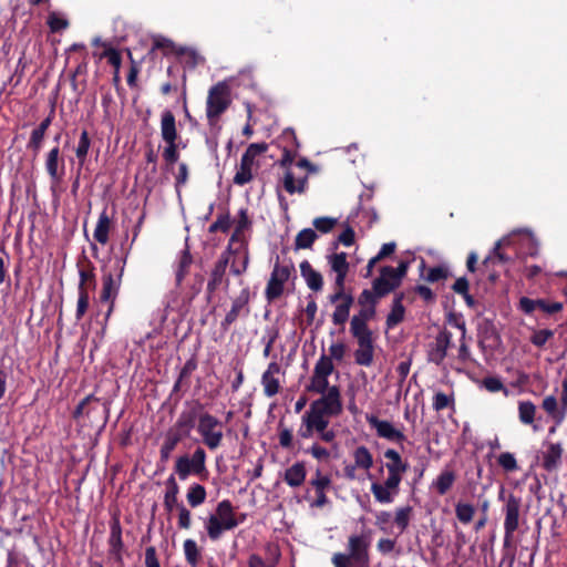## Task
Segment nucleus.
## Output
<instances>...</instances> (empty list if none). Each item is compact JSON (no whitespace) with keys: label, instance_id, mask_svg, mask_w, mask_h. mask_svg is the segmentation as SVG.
<instances>
[{"label":"nucleus","instance_id":"nucleus-1","mask_svg":"<svg viewBox=\"0 0 567 567\" xmlns=\"http://www.w3.org/2000/svg\"><path fill=\"white\" fill-rule=\"evenodd\" d=\"M370 539L367 535H351L348 539V553H336L332 556L334 567H369Z\"/></svg>","mask_w":567,"mask_h":567},{"label":"nucleus","instance_id":"nucleus-2","mask_svg":"<svg viewBox=\"0 0 567 567\" xmlns=\"http://www.w3.org/2000/svg\"><path fill=\"white\" fill-rule=\"evenodd\" d=\"M238 524L231 503L225 499L218 503L215 514L206 518L204 526L208 537L217 540L224 532L234 529Z\"/></svg>","mask_w":567,"mask_h":567},{"label":"nucleus","instance_id":"nucleus-3","mask_svg":"<svg viewBox=\"0 0 567 567\" xmlns=\"http://www.w3.org/2000/svg\"><path fill=\"white\" fill-rule=\"evenodd\" d=\"M268 151L267 143H252L243 154L238 169L234 176V183L243 186L249 183L254 176V169L259 166L258 157Z\"/></svg>","mask_w":567,"mask_h":567},{"label":"nucleus","instance_id":"nucleus-4","mask_svg":"<svg viewBox=\"0 0 567 567\" xmlns=\"http://www.w3.org/2000/svg\"><path fill=\"white\" fill-rule=\"evenodd\" d=\"M230 104L228 86L225 83H217L208 91L206 102V115L209 125H215L219 116Z\"/></svg>","mask_w":567,"mask_h":567},{"label":"nucleus","instance_id":"nucleus-5","mask_svg":"<svg viewBox=\"0 0 567 567\" xmlns=\"http://www.w3.org/2000/svg\"><path fill=\"white\" fill-rule=\"evenodd\" d=\"M197 432L209 450H216L220 446L224 437L223 424L214 415L209 413L200 414L198 417Z\"/></svg>","mask_w":567,"mask_h":567},{"label":"nucleus","instance_id":"nucleus-6","mask_svg":"<svg viewBox=\"0 0 567 567\" xmlns=\"http://www.w3.org/2000/svg\"><path fill=\"white\" fill-rule=\"evenodd\" d=\"M408 262L402 261L398 268L383 267L380 277L373 281V290L377 296L382 297L400 286L402 278L408 271Z\"/></svg>","mask_w":567,"mask_h":567},{"label":"nucleus","instance_id":"nucleus-7","mask_svg":"<svg viewBox=\"0 0 567 567\" xmlns=\"http://www.w3.org/2000/svg\"><path fill=\"white\" fill-rule=\"evenodd\" d=\"M175 473L182 481L189 475H202L206 472V452L203 447H197L192 456L183 455L176 460Z\"/></svg>","mask_w":567,"mask_h":567},{"label":"nucleus","instance_id":"nucleus-8","mask_svg":"<svg viewBox=\"0 0 567 567\" xmlns=\"http://www.w3.org/2000/svg\"><path fill=\"white\" fill-rule=\"evenodd\" d=\"M329 415L310 404V408L301 416V424L298 429V435L302 439H310L317 431L328 429Z\"/></svg>","mask_w":567,"mask_h":567},{"label":"nucleus","instance_id":"nucleus-9","mask_svg":"<svg viewBox=\"0 0 567 567\" xmlns=\"http://www.w3.org/2000/svg\"><path fill=\"white\" fill-rule=\"evenodd\" d=\"M333 369L334 367L331 359L328 358V355H321L313 368V373L310 383L307 385V390L313 393H322L329 390L331 385H329L328 379L333 372Z\"/></svg>","mask_w":567,"mask_h":567},{"label":"nucleus","instance_id":"nucleus-10","mask_svg":"<svg viewBox=\"0 0 567 567\" xmlns=\"http://www.w3.org/2000/svg\"><path fill=\"white\" fill-rule=\"evenodd\" d=\"M321 396L311 404L331 416H338L342 413L343 404L341 392L338 385H331L329 390L320 393Z\"/></svg>","mask_w":567,"mask_h":567},{"label":"nucleus","instance_id":"nucleus-11","mask_svg":"<svg viewBox=\"0 0 567 567\" xmlns=\"http://www.w3.org/2000/svg\"><path fill=\"white\" fill-rule=\"evenodd\" d=\"M365 420L379 437L393 443H401L405 440L403 431L392 422L380 420L373 414H367Z\"/></svg>","mask_w":567,"mask_h":567},{"label":"nucleus","instance_id":"nucleus-12","mask_svg":"<svg viewBox=\"0 0 567 567\" xmlns=\"http://www.w3.org/2000/svg\"><path fill=\"white\" fill-rule=\"evenodd\" d=\"M291 275V268L287 265L276 264L266 287L268 300H275L284 292L285 284Z\"/></svg>","mask_w":567,"mask_h":567},{"label":"nucleus","instance_id":"nucleus-13","mask_svg":"<svg viewBox=\"0 0 567 567\" xmlns=\"http://www.w3.org/2000/svg\"><path fill=\"white\" fill-rule=\"evenodd\" d=\"M522 501L519 497L509 494L506 497V503L504 506L505 519H504V532H505V540L508 542L516 529L519 526V511H520Z\"/></svg>","mask_w":567,"mask_h":567},{"label":"nucleus","instance_id":"nucleus-14","mask_svg":"<svg viewBox=\"0 0 567 567\" xmlns=\"http://www.w3.org/2000/svg\"><path fill=\"white\" fill-rule=\"evenodd\" d=\"M401 482L392 477H388L384 482H372L371 493L374 499L380 504H390L399 494Z\"/></svg>","mask_w":567,"mask_h":567},{"label":"nucleus","instance_id":"nucleus-15","mask_svg":"<svg viewBox=\"0 0 567 567\" xmlns=\"http://www.w3.org/2000/svg\"><path fill=\"white\" fill-rule=\"evenodd\" d=\"M515 235H522L523 236V240L526 241V245L528 246V250H529L528 254L530 256H535L538 252V240L536 239L534 234L530 230H528V229L517 230V231L513 233L511 236H507V237H504V238L499 239L495 244L493 254L499 260H502V261L506 260L505 256L502 252H499V249L502 247L512 245L513 236H515Z\"/></svg>","mask_w":567,"mask_h":567},{"label":"nucleus","instance_id":"nucleus-16","mask_svg":"<svg viewBox=\"0 0 567 567\" xmlns=\"http://www.w3.org/2000/svg\"><path fill=\"white\" fill-rule=\"evenodd\" d=\"M224 254L229 257L231 274L239 276L246 271L249 260L246 244L240 243L235 245L231 251H229L228 247Z\"/></svg>","mask_w":567,"mask_h":567},{"label":"nucleus","instance_id":"nucleus-17","mask_svg":"<svg viewBox=\"0 0 567 567\" xmlns=\"http://www.w3.org/2000/svg\"><path fill=\"white\" fill-rule=\"evenodd\" d=\"M384 457L388 460L385 464L388 477L402 482L403 475L409 467L408 463L404 462L399 452L393 449L386 450L384 452Z\"/></svg>","mask_w":567,"mask_h":567},{"label":"nucleus","instance_id":"nucleus-18","mask_svg":"<svg viewBox=\"0 0 567 567\" xmlns=\"http://www.w3.org/2000/svg\"><path fill=\"white\" fill-rule=\"evenodd\" d=\"M109 553L112 559H114L115 563L118 564L120 567L123 566V550H124V544L122 540V528L120 526V523L115 520L111 525V533L109 538Z\"/></svg>","mask_w":567,"mask_h":567},{"label":"nucleus","instance_id":"nucleus-19","mask_svg":"<svg viewBox=\"0 0 567 567\" xmlns=\"http://www.w3.org/2000/svg\"><path fill=\"white\" fill-rule=\"evenodd\" d=\"M328 265L336 274L334 286H343L349 270L346 252H334L327 257Z\"/></svg>","mask_w":567,"mask_h":567},{"label":"nucleus","instance_id":"nucleus-20","mask_svg":"<svg viewBox=\"0 0 567 567\" xmlns=\"http://www.w3.org/2000/svg\"><path fill=\"white\" fill-rule=\"evenodd\" d=\"M519 309L529 315L536 309H540L546 313H555L563 309V305L560 302H547L543 299H529L527 297H522L519 299Z\"/></svg>","mask_w":567,"mask_h":567},{"label":"nucleus","instance_id":"nucleus-21","mask_svg":"<svg viewBox=\"0 0 567 567\" xmlns=\"http://www.w3.org/2000/svg\"><path fill=\"white\" fill-rule=\"evenodd\" d=\"M280 372V367L277 362L268 364L267 370L262 373L261 384L266 396L271 398L279 392L280 383L277 375Z\"/></svg>","mask_w":567,"mask_h":567},{"label":"nucleus","instance_id":"nucleus-22","mask_svg":"<svg viewBox=\"0 0 567 567\" xmlns=\"http://www.w3.org/2000/svg\"><path fill=\"white\" fill-rule=\"evenodd\" d=\"M307 477L306 463L303 461H297L286 468L284 473L285 483L291 487H300Z\"/></svg>","mask_w":567,"mask_h":567},{"label":"nucleus","instance_id":"nucleus-23","mask_svg":"<svg viewBox=\"0 0 567 567\" xmlns=\"http://www.w3.org/2000/svg\"><path fill=\"white\" fill-rule=\"evenodd\" d=\"M452 334L449 331L441 332L434 344L429 351V360L436 364H440L446 357V351L451 344Z\"/></svg>","mask_w":567,"mask_h":567},{"label":"nucleus","instance_id":"nucleus-24","mask_svg":"<svg viewBox=\"0 0 567 567\" xmlns=\"http://www.w3.org/2000/svg\"><path fill=\"white\" fill-rule=\"evenodd\" d=\"M45 169L54 182L61 181L64 174V161L60 157L59 147H53L47 155Z\"/></svg>","mask_w":567,"mask_h":567},{"label":"nucleus","instance_id":"nucleus-25","mask_svg":"<svg viewBox=\"0 0 567 567\" xmlns=\"http://www.w3.org/2000/svg\"><path fill=\"white\" fill-rule=\"evenodd\" d=\"M358 348L354 351L355 363L363 367H370L374 355L373 338L357 340Z\"/></svg>","mask_w":567,"mask_h":567},{"label":"nucleus","instance_id":"nucleus-26","mask_svg":"<svg viewBox=\"0 0 567 567\" xmlns=\"http://www.w3.org/2000/svg\"><path fill=\"white\" fill-rule=\"evenodd\" d=\"M280 556L278 546L269 544L266 547V558L264 559L259 555H251L248 565L249 567H277Z\"/></svg>","mask_w":567,"mask_h":567},{"label":"nucleus","instance_id":"nucleus-27","mask_svg":"<svg viewBox=\"0 0 567 567\" xmlns=\"http://www.w3.org/2000/svg\"><path fill=\"white\" fill-rule=\"evenodd\" d=\"M124 271V264H118V275L117 278H113L112 275L105 276L103 279V289L101 292V299L103 301H113L117 295L120 288L121 277Z\"/></svg>","mask_w":567,"mask_h":567},{"label":"nucleus","instance_id":"nucleus-28","mask_svg":"<svg viewBox=\"0 0 567 567\" xmlns=\"http://www.w3.org/2000/svg\"><path fill=\"white\" fill-rule=\"evenodd\" d=\"M235 224V230L234 234L229 240V251L233 250V247L237 244H246L245 241V230L248 229L250 221L247 215V212L245 209H240L237 218L234 220Z\"/></svg>","mask_w":567,"mask_h":567},{"label":"nucleus","instance_id":"nucleus-29","mask_svg":"<svg viewBox=\"0 0 567 567\" xmlns=\"http://www.w3.org/2000/svg\"><path fill=\"white\" fill-rule=\"evenodd\" d=\"M161 135L166 143L176 142L177 140L176 121L171 111H164L162 113Z\"/></svg>","mask_w":567,"mask_h":567},{"label":"nucleus","instance_id":"nucleus-30","mask_svg":"<svg viewBox=\"0 0 567 567\" xmlns=\"http://www.w3.org/2000/svg\"><path fill=\"white\" fill-rule=\"evenodd\" d=\"M228 264H229L228 255L223 254L220 256V258L218 259V261L216 262V265L212 271L210 279L207 284V290L209 292L215 291L221 285Z\"/></svg>","mask_w":567,"mask_h":567},{"label":"nucleus","instance_id":"nucleus-31","mask_svg":"<svg viewBox=\"0 0 567 567\" xmlns=\"http://www.w3.org/2000/svg\"><path fill=\"white\" fill-rule=\"evenodd\" d=\"M351 457L354 467H359L361 471L367 472L369 474L370 470L373 466V455L367 446H357L352 451Z\"/></svg>","mask_w":567,"mask_h":567},{"label":"nucleus","instance_id":"nucleus-32","mask_svg":"<svg viewBox=\"0 0 567 567\" xmlns=\"http://www.w3.org/2000/svg\"><path fill=\"white\" fill-rule=\"evenodd\" d=\"M563 454L561 445L558 443H549L543 455V466L548 472L555 471L560 464Z\"/></svg>","mask_w":567,"mask_h":567},{"label":"nucleus","instance_id":"nucleus-33","mask_svg":"<svg viewBox=\"0 0 567 567\" xmlns=\"http://www.w3.org/2000/svg\"><path fill=\"white\" fill-rule=\"evenodd\" d=\"M300 272L309 289L319 291L322 289L323 280L320 272L315 270L308 261L300 264Z\"/></svg>","mask_w":567,"mask_h":567},{"label":"nucleus","instance_id":"nucleus-34","mask_svg":"<svg viewBox=\"0 0 567 567\" xmlns=\"http://www.w3.org/2000/svg\"><path fill=\"white\" fill-rule=\"evenodd\" d=\"M51 122H52L51 116H48L40 123V125L37 128H34L32 131L29 143H28V148L34 151L35 153H38L41 150L42 142L45 136V132L49 128V126L51 125Z\"/></svg>","mask_w":567,"mask_h":567},{"label":"nucleus","instance_id":"nucleus-35","mask_svg":"<svg viewBox=\"0 0 567 567\" xmlns=\"http://www.w3.org/2000/svg\"><path fill=\"white\" fill-rule=\"evenodd\" d=\"M111 228V219L105 212H103L96 223L93 237L101 245H106L109 241V233Z\"/></svg>","mask_w":567,"mask_h":567},{"label":"nucleus","instance_id":"nucleus-36","mask_svg":"<svg viewBox=\"0 0 567 567\" xmlns=\"http://www.w3.org/2000/svg\"><path fill=\"white\" fill-rule=\"evenodd\" d=\"M309 485L315 492L328 491L332 485V477L320 467H317L311 475Z\"/></svg>","mask_w":567,"mask_h":567},{"label":"nucleus","instance_id":"nucleus-37","mask_svg":"<svg viewBox=\"0 0 567 567\" xmlns=\"http://www.w3.org/2000/svg\"><path fill=\"white\" fill-rule=\"evenodd\" d=\"M353 303L352 297H346L344 301L337 303L332 313V322L337 326H343L349 319L350 309Z\"/></svg>","mask_w":567,"mask_h":567},{"label":"nucleus","instance_id":"nucleus-38","mask_svg":"<svg viewBox=\"0 0 567 567\" xmlns=\"http://www.w3.org/2000/svg\"><path fill=\"white\" fill-rule=\"evenodd\" d=\"M179 492V487L175 482V478L171 476L167 480V489L164 496V505L168 512H172L174 507L181 506L177 502V495Z\"/></svg>","mask_w":567,"mask_h":567},{"label":"nucleus","instance_id":"nucleus-39","mask_svg":"<svg viewBox=\"0 0 567 567\" xmlns=\"http://www.w3.org/2000/svg\"><path fill=\"white\" fill-rule=\"evenodd\" d=\"M454 481V473L446 470L440 473L436 480L432 483V487L435 488L440 495H444L453 486Z\"/></svg>","mask_w":567,"mask_h":567},{"label":"nucleus","instance_id":"nucleus-40","mask_svg":"<svg viewBox=\"0 0 567 567\" xmlns=\"http://www.w3.org/2000/svg\"><path fill=\"white\" fill-rule=\"evenodd\" d=\"M192 262H193V258H192L189 251L187 249H184L182 251L181 256L178 257V260L176 264V269H175V277H176L177 285H179L183 281V279L185 278V276L188 274Z\"/></svg>","mask_w":567,"mask_h":567},{"label":"nucleus","instance_id":"nucleus-41","mask_svg":"<svg viewBox=\"0 0 567 567\" xmlns=\"http://www.w3.org/2000/svg\"><path fill=\"white\" fill-rule=\"evenodd\" d=\"M350 332L355 340L373 338V332L368 323L353 317L350 320Z\"/></svg>","mask_w":567,"mask_h":567},{"label":"nucleus","instance_id":"nucleus-42","mask_svg":"<svg viewBox=\"0 0 567 567\" xmlns=\"http://www.w3.org/2000/svg\"><path fill=\"white\" fill-rule=\"evenodd\" d=\"M536 414V406L530 401H520L518 403V419L523 424L533 425Z\"/></svg>","mask_w":567,"mask_h":567},{"label":"nucleus","instance_id":"nucleus-43","mask_svg":"<svg viewBox=\"0 0 567 567\" xmlns=\"http://www.w3.org/2000/svg\"><path fill=\"white\" fill-rule=\"evenodd\" d=\"M306 182L307 178L305 176L296 178L291 172H287L284 178V186L290 194L302 193L305 190Z\"/></svg>","mask_w":567,"mask_h":567},{"label":"nucleus","instance_id":"nucleus-44","mask_svg":"<svg viewBox=\"0 0 567 567\" xmlns=\"http://www.w3.org/2000/svg\"><path fill=\"white\" fill-rule=\"evenodd\" d=\"M404 307L400 299H395L391 309V312L386 318V328L392 329L398 326L404 318Z\"/></svg>","mask_w":567,"mask_h":567},{"label":"nucleus","instance_id":"nucleus-45","mask_svg":"<svg viewBox=\"0 0 567 567\" xmlns=\"http://www.w3.org/2000/svg\"><path fill=\"white\" fill-rule=\"evenodd\" d=\"M317 233L311 228H305L298 233L295 240L296 249L310 248L313 241L317 239Z\"/></svg>","mask_w":567,"mask_h":567},{"label":"nucleus","instance_id":"nucleus-46","mask_svg":"<svg viewBox=\"0 0 567 567\" xmlns=\"http://www.w3.org/2000/svg\"><path fill=\"white\" fill-rule=\"evenodd\" d=\"M81 278L82 279H81L80 287H79V299H78L76 312H75V317L78 320H80L84 316V313L86 312V310L89 308V295L85 291V289L83 288L84 279H85V274L83 271H81Z\"/></svg>","mask_w":567,"mask_h":567},{"label":"nucleus","instance_id":"nucleus-47","mask_svg":"<svg viewBox=\"0 0 567 567\" xmlns=\"http://www.w3.org/2000/svg\"><path fill=\"white\" fill-rule=\"evenodd\" d=\"M206 499V489L199 484H193L187 492V501L190 506L197 507Z\"/></svg>","mask_w":567,"mask_h":567},{"label":"nucleus","instance_id":"nucleus-48","mask_svg":"<svg viewBox=\"0 0 567 567\" xmlns=\"http://www.w3.org/2000/svg\"><path fill=\"white\" fill-rule=\"evenodd\" d=\"M543 409L549 414L553 419L558 422L563 421L564 412L559 409V404L557 399L554 395H548L543 400Z\"/></svg>","mask_w":567,"mask_h":567},{"label":"nucleus","instance_id":"nucleus-49","mask_svg":"<svg viewBox=\"0 0 567 567\" xmlns=\"http://www.w3.org/2000/svg\"><path fill=\"white\" fill-rule=\"evenodd\" d=\"M455 515L461 523L468 524L475 515V507L472 504L458 502L455 505Z\"/></svg>","mask_w":567,"mask_h":567},{"label":"nucleus","instance_id":"nucleus-50","mask_svg":"<svg viewBox=\"0 0 567 567\" xmlns=\"http://www.w3.org/2000/svg\"><path fill=\"white\" fill-rule=\"evenodd\" d=\"M184 554L186 561L193 566L196 567L199 560V549L195 540L193 539H186L184 542Z\"/></svg>","mask_w":567,"mask_h":567},{"label":"nucleus","instance_id":"nucleus-51","mask_svg":"<svg viewBox=\"0 0 567 567\" xmlns=\"http://www.w3.org/2000/svg\"><path fill=\"white\" fill-rule=\"evenodd\" d=\"M450 270L445 265H440L427 269L426 274L423 275L424 279L429 282H437L449 277Z\"/></svg>","mask_w":567,"mask_h":567},{"label":"nucleus","instance_id":"nucleus-52","mask_svg":"<svg viewBox=\"0 0 567 567\" xmlns=\"http://www.w3.org/2000/svg\"><path fill=\"white\" fill-rule=\"evenodd\" d=\"M412 508L410 506L400 507L395 511L394 522L401 532L409 526Z\"/></svg>","mask_w":567,"mask_h":567},{"label":"nucleus","instance_id":"nucleus-53","mask_svg":"<svg viewBox=\"0 0 567 567\" xmlns=\"http://www.w3.org/2000/svg\"><path fill=\"white\" fill-rule=\"evenodd\" d=\"M90 145H91V142H90V138H89V134H87L86 131H83L81 133L80 141H79V144H78L76 150H75L76 157L79 158L81 164L84 163V161H85V158L87 156V153H89V150H90Z\"/></svg>","mask_w":567,"mask_h":567},{"label":"nucleus","instance_id":"nucleus-54","mask_svg":"<svg viewBox=\"0 0 567 567\" xmlns=\"http://www.w3.org/2000/svg\"><path fill=\"white\" fill-rule=\"evenodd\" d=\"M194 424L195 416L192 412H183L176 422V426L186 435L194 427Z\"/></svg>","mask_w":567,"mask_h":567},{"label":"nucleus","instance_id":"nucleus-55","mask_svg":"<svg viewBox=\"0 0 567 567\" xmlns=\"http://www.w3.org/2000/svg\"><path fill=\"white\" fill-rule=\"evenodd\" d=\"M553 337H554V331H551L549 329L535 330L530 337V342L534 346L540 348V347L545 346V343Z\"/></svg>","mask_w":567,"mask_h":567},{"label":"nucleus","instance_id":"nucleus-56","mask_svg":"<svg viewBox=\"0 0 567 567\" xmlns=\"http://www.w3.org/2000/svg\"><path fill=\"white\" fill-rule=\"evenodd\" d=\"M338 219L332 217H318L313 219V227L326 234L333 229V227L337 225Z\"/></svg>","mask_w":567,"mask_h":567},{"label":"nucleus","instance_id":"nucleus-57","mask_svg":"<svg viewBox=\"0 0 567 567\" xmlns=\"http://www.w3.org/2000/svg\"><path fill=\"white\" fill-rule=\"evenodd\" d=\"M498 464L506 472H514L518 468L517 461L513 453L504 452L498 456Z\"/></svg>","mask_w":567,"mask_h":567},{"label":"nucleus","instance_id":"nucleus-58","mask_svg":"<svg viewBox=\"0 0 567 567\" xmlns=\"http://www.w3.org/2000/svg\"><path fill=\"white\" fill-rule=\"evenodd\" d=\"M181 437L178 435H172L169 434L165 442L163 443L161 447V456L164 460H167L171 455V453L176 447L177 443L179 442Z\"/></svg>","mask_w":567,"mask_h":567},{"label":"nucleus","instance_id":"nucleus-59","mask_svg":"<svg viewBox=\"0 0 567 567\" xmlns=\"http://www.w3.org/2000/svg\"><path fill=\"white\" fill-rule=\"evenodd\" d=\"M306 453L310 454L317 461H327L330 458V452L328 449L321 446L319 443H313Z\"/></svg>","mask_w":567,"mask_h":567},{"label":"nucleus","instance_id":"nucleus-60","mask_svg":"<svg viewBox=\"0 0 567 567\" xmlns=\"http://www.w3.org/2000/svg\"><path fill=\"white\" fill-rule=\"evenodd\" d=\"M347 352V347L343 342H333L329 347V357L332 360L341 361Z\"/></svg>","mask_w":567,"mask_h":567},{"label":"nucleus","instance_id":"nucleus-61","mask_svg":"<svg viewBox=\"0 0 567 567\" xmlns=\"http://www.w3.org/2000/svg\"><path fill=\"white\" fill-rule=\"evenodd\" d=\"M48 24L52 31H61L68 27V21L53 12L48 18Z\"/></svg>","mask_w":567,"mask_h":567},{"label":"nucleus","instance_id":"nucleus-62","mask_svg":"<svg viewBox=\"0 0 567 567\" xmlns=\"http://www.w3.org/2000/svg\"><path fill=\"white\" fill-rule=\"evenodd\" d=\"M327 504H329V498L327 496V491L315 492V497L309 499L310 508H322Z\"/></svg>","mask_w":567,"mask_h":567},{"label":"nucleus","instance_id":"nucleus-63","mask_svg":"<svg viewBox=\"0 0 567 567\" xmlns=\"http://www.w3.org/2000/svg\"><path fill=\"white\" fill-rule=\"evenodd\" d=\"M483 386L492 393L502 391L504 389L503 382L495 377H488L483 380Z\"/></svg>","mask_w":567,"mask_h":567},{"label":"nucleus","instance_id":"nucleus-64","mask_svg":"<svg viewBox=\"0 0 567 567\" xmlns=\"http://www.w3.org/2000/svg\"><path fill=\"white\" fill-rule=\"evenodd\" d=\"M292 431L288 427H280L279 430V444L284 449H290L292 446Z\"/></svg>","mask_w":567,"mask_h":567}]
</instances>
